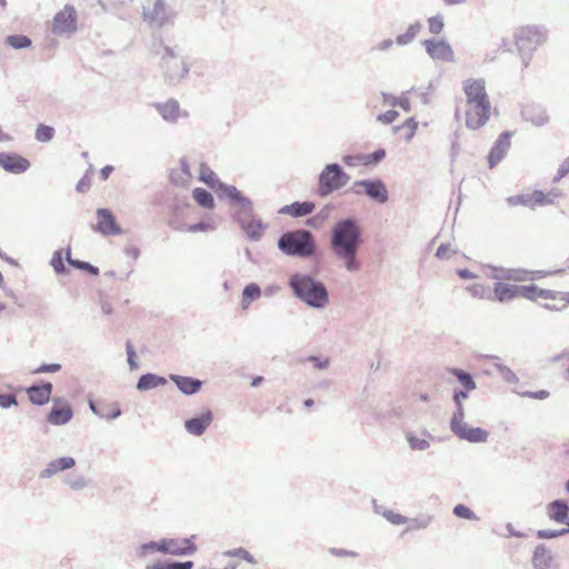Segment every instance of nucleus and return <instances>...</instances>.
<instances>
[{
  "instance_id": "55",
  "label": "nucleus",
  "mask_w": 569,
  "mask_h": 569,
  "mask_svg": "<svg viewBox=\"0 0 569 569\" xmlns=\"http://www.w3.org/2000/svg\"><path fill=\"white\" fill-rule=\"evenodd\" d=\"M417 127H418V124H417V122L415 121V119H413V118H409V119H407V120H406V122L403 123V126H401V127H395V128H393V131H395V132H398V131H400L401 129H408V132H407V134H406V140H410V139L413 137V134H415V132H416V130H417Z\"/></svg>"
},
{
  "instance_id": "25",
  "label": "nucleus",
  "mask_w": 569,
  "mask_h": 569,
  "mask_svg": "<svg viewBox=\"0 0 569 569\" xmlns=\"http://www.w3.org/2000/svg\"><path fill=\"white\" fill-rule=\"evenodd\" d=\"M213 420V413L207 409L200 416L192 417L184 421L186 431L192 436H202Z\"/></svg>"
},
{
  "instance_id": "56",
  "label": "nucleus",
  "mask_w": 569,
  "mask_h": 569,
  "mask_svg": "<svg viewBox=\"0 0 569 569\" xmlns=\"http://www.w3.org/2000/svg\"><path fill=\"white\" fill-rule=\"evenodd\" d=\"M126 352H127V356H128V365H129L130 369L131 370L138 369L139 368V363L136 360L137 355H136L133 345L131 343L130 340H128L126 342Z\"/></svg>"
},
{
  "instance_id": "33",
  "label": "nucleus",
  "mask_w": 569,
  "mask_h": 569,
  "mask_svg": "<svg viewBox=\"0 0 569 569\" xmlns=\"http://www.w3.org/2000/svg\"><path fill=\"white\" fill-rule=\"evenodd\" d=\"M166 383L167 379L162 376H158L156 373H144L139 378L136 388L139 391H148L157 387L164 386Z\"/></svg>"
},
{
  "instance_id": "31",
  "label": "nucleus",
  "mask_w": 569,
  "mask_h": 569,
  "mask_svg": "<svg viewBox=\"0 0 569 569\" xmlns=\"http://www.w3.org/2000/svg\"><path fill=\"white\" fill-rule=\"evenodd\" d=\"M523 120L531 122L537 127H541L549 121V116L546 110L540 106H526L521 111Z\"/></svg>"
},
{
  "instance_id": "54",
  "label": "nucleus",
  "mask_w": 569,
  "mask_h": 569,
  "mask_svg": "<svg viewBox=\"0 0 569 569\" xmlns=\"http://www.w3.org/2000/svg\"><path fill=\"white\" fill-rule=\"evenodd\" d=\"M556 292L548 289H541L538 286H536V290L529 293V297H526L530 300H536L538 298L548 300V299H555Z\"/></svg>"
},
{
  "instance_id": "60",
  "label": "nucleus",
  "mask_w": 569,
  "mask_h": 569,
  "mask_svg": "<svg viewBox=\"0 0 569 569\" xmlns=\"http://www.w3.org/2000/svg\"><path fill=\"white\" fill-rule=\"evenodd\" d=\"M17 397L13 393H0V407L8 409L12 406H17Z\"/></svg>"
},
{
  "instance_id": "5",
  "label": "nucleus",
  "mask_w": 569,
  "mask_h": 569,
  "mask_svg": "<svg viewBox=\"0 0 569 569\" xmlns=\"http://www.w3.org/2000/svg\"><path fill=\"white\" fill-rule=\"evenodd\" d=\"M160 68L166 83L176 86L189 73L190 66L173 48L164 47L160 58Z\"/></svg>"
},
{
  "instance_id": "20",
  "label": "nucleus",
  "mask_w": 569,
  "mask_h": 569,
  "mask_svg": "<svg viewBox=\"0 0 569 569\" xmlns=\"http://www.w3.org/2000/svg\"><path fill=\"white\" fill-rule=\"evenodd\" d=\"M54 405L50 409L47 420L52 426H64L73 417V409L67 401L54 399Z\"/></svg>"
},
{
  "instance_id": "35",
  "label": "nucleus",
  "mask_w": 569,
  "mask_h": 569,
  "mask_svg": "<svg viewBox=\"0 0 569 569\" xmlns=\"http://www.w3.org/2000/svg\"><path fill=\"white\" fill-rule=\"evenodd\" d=\"M66 260L68 262L69 266L73 267L74 269H79V270H82V271H86L92 276H98L99 274V268L91 264L90 262H87V261H81L79 259H73L71 257V248L68 247L66 249Z\"/></svg>"
},
{
  "instance_id": "7",
  "label": "nucleus",
  "mask_w": 569,
  "mask_h": 569,
  "mask_svg": "<svg viewBox=\"0 0 569 569\" xmlns=\"http://www.w3.org/2000/svg\"><path fill=\"white\" fill-rule=\"evenodd\" d=\"M143 20L151 29H160L173 22L174 11L164 0H153L152 3L143 6Z\"/></svg>"
},
{
  "instance_id": "63",
  "label": "nucleus",
  "mask_w": 569,
  "mask_h": 569,
  "mask_svg": "<svg viewBox=\"0 0 569 569\" xmlns=\"http://www.w3.org/2000/svg\"><path fill=\"white\" fill-rule=\"evenodd\" d=\"M61 369L60 363H43L34 370V373L58 372Z\"/></svg>"
},
{
  "instance_id": "17",
  "label": "nucleus",
  "mask_w": 569,
  "mask_h": 569,
  "mask_svg": "<svg viewBox=\"0 0 569 569\" xmlns=\"http://www.w3.org/2000/svg\"><path fill=\"white\" fill-rule=\"evenodd\" d=\"M162 120L168 123H176L180 118H188L189 112L180 108L178 100L171 98L164 102H156L152 104Z\"/></svg>"
},
{
  "instance_id": "46",
  "label": "nucleus",
  "mask_w": 569,
  "mask_h": 569,
  "mask_svg": "<svg viewBox=\"0 0 569 569\" xmlns=\"http://www.w3.org/2000/svg\"><path fill=\"white\" fill-rule=\"evenodd\" d=\"M50 266L57 274H64L68 270L63 263L62 251L56 250L50 260Z\"/></svg>"
},
{
  "instance_id": "48",
  "label": "nucleus",
  "mask_w": 569,
  "mask_h": 569,
  "mask_svg": "<svg viewBox=\"0 0 569 569\" xmlns=\"http://www.w3.org/2000/svg\"><path fill=\"white\" fill-rule=\"evenodd\" d=\"M495 367L506 382L517 383L519 381L517 375L507 366L502 363H495Z\"/></svg>"
},
{
  "instance_id": "26",
  "label": "nucleus",
  "mask_w": 569,
  "mask_h": 569,
  "mask_svg": "<svg viewBox=\"0 0 569 569\" xmlns=\"http://www.w3.org/2000/svg\"><path fill=\"white\" fill-rule=\"evenodd\" d=\"M76 466V459L72 457H61L54 460H51L47 463L46 468H43L39 477L41 479H49L57 475L58 472L69 470Z\"/></svg>"
},
{
  "instance_id": "2",
  "label": "nucleus",
  "mask_w": 569,
  "mask_h": 569,
  "mask_svg": "<svg viewBox=\"0 0 569 569\" xmlns=\"http://www.w3.org/2000/svg\"><path fill=\"white\" fill-rule=\"evenodd\" d=\"M292 295L312 309H325L329 303V292L320 280L310 274L296 272L288 282Z\"/></svg>"
},
{
  "instance_id": "29",
  "label": "nucleus",
  "mask_w": 569,
  "mask_h": 569,
  "mask_svg": "<svg viewBox=\"0 0 569 569\" xmlns=\"http://www.w3.org/2000/svg\"><path fill=\"white\" fill-rule=\"evenodd\" d=\"M316 204L312 201H295L279 209L280 214H288L293 218L306 217L315 211Z\"/></svg>"
},
{
  "instance_id": "36",
  "label": "nucleus",
  "mask_w": 569,
  "mask_h": 569,
  "mask_svg": "<svg viewBox=\"0 0 569 569\" xmlns=\"http://www.w3.org/2000/svg\"><path fill=\"white\" fill-rule=\"evenodd\" d=\"M192 196L200 207L204 209H212L214 207L213 196L208 190L203 188H196L192 191Z\"/></svg>"
},
{
  "instance_id": "62",
  "label": "nucleus",
  "mask_w": 569,
  "mask_h": 569,
  "mask_svg": "<svg viewBox=\"0 0 569 569\" xmlns=\"http://www.w3.org/2000/svg\"><path fill=\"white\" fill-rule=\"evenodd\" d=\"M560 536H563L561 530H553V529H540L537 531V537L539 539H553L558 538Z\"/></svg>"
},
{
  "instance_id": "12",
  "label": "nucleus",
  "mask_w": 569,
  "mask_h": 569,
  "mask_svg": "<svg viewBox=\"0 0 569 569\" xmlns=\"http://www.w3.org/2000/svg\"><path fill=\"white\" fill-rule=\"evenodd\" d=\"M491 103H466V127L470 130L482 128L490 118Z\"/></svg>"
},
{
  "instance_id": "4",
  "label": "nucleus",
  "mask_w": 569,
  "mask_h": 569,
  "mask_svg": "<svg viewBox=\"0 0 569 569\" xmlns=\"http://www.w3.org/2000/svg\"><path fill=\"white\" fill-rule=\"evenodd\" d=\"M513 37L522 66L527 68L536 49L546 42L547 30L541 26H525L518 28Z\"/></svg>"
},
{
  "instance_id": "8",
  "label": "nucleus",
  "mask_w": 569,
  "mask_h": 569,
  "mask_svg": "<svg viewBox=\"0 0 569 569\" xmlns=\"http://www.w3.org/2000/svg\"><path fill=\"white\" fill-rule=\"evenodd\" d=\"M350 191L355 194H366L372 201L378 203H386L389 199V193L386 184L381 179H362L352 183Z\"/></svg>"
},
{
  "instance_id": "15",
  "label": "nucleus",
  "mask_w": 569,
  "mask_h": 569,
  "mask_svg": "<svg viewBox=\"0 0 569 569\" xmlns=\"http://www.w3.org/2000/svg\"><path fill=\"white\" fill-rule=\"evenodd\" d=\"M493 278L498 280H511L523 282L543 277V271H529L522 268H496Z\"/></svg>"
},
{
  "instance_id": "10",
  "label": "nucleus",
  "mask_w": 569,
  "mask_h": 569,
  "mask_svg": "<svg viewBox=\"0 0 569 569\" xmlns=\"http://www.w3.org/2000/svg\"><path fill=\"white\" fill-rule=\"evenodd\" d=\"M78 14L72 4H66L52 19L51 31L54 36H70L77 31Z\"/></svg>"
},
{
  "instance_id": "27",
  "label": "nucleus",
  "mask_w": 569,
  "mask_h": 569,
  "mask_svg": "<svg viewBox=\"0 0 569 569\" xmlns=\"http://www.w3.org/2000/svg\"><path fill=\"white\" fill-rule=\"evenodd\" d=\"M53 386L51 382H43L41 385H32L27 389L29 400L37 406H43L50 400Z\"/></svg>"
},
{
  "instance_id": "51",
  "label": "nucleus",
  "mask_w": 569,
  "mask_h": 569,
  "mask_svg": "<svg viewBox=\"0 0 569 569\" xmlns=\"http://www.w3.org/2000/svg\"><path fill=\"white\" fill-rule=\"evenodd\" d=\"M429 31L432 34H439L442 32L445 23L441 14L430 17L428 19Z\"/></svg>"
},
{
  "instance_id": "30",
  "label": "nucleus",
  "mask_w": 569,
  "mask_h": 569,
  "mask_svg": "<svg viewBox=\"0 0 569 569\" xmlns=\"http://www.w3.org/2000/svg\"><path fill=\"white\" fill-rule=\"evenodd\" d=\"M547 515L550 520L559 523L560 521L568 520L569 503L565 499H556L548 503Z\"/></svg>"
},
{
  "instance_id": "9",
  "label": "nucleus",
  "mask_w": 569,
  "mask_h": 569,
  "mask_svg": "<svg viewBox=\"0 0 569 569\" xmlns=\"http://www.w3.org/2000/svg\"><path fill=\"white\" fill-rule=\"evenodd\" d=\"M221 196L219 199L227 200L231 207L237 209L236 213L242 217L251 218L253 216V202L248 197L243 196L232 184H221Z\"/></svg>"
},
{
  "instance_id": "14",
  "label": "nucleus",
  "mask_w": 569,
  "mask_h": 569,
  "mask_svg": "<svg viewBox=\"0 0 569 569\" xmlns=\"http://www.w3.org/2000/svg\"><path fill=\"white\" fill-rule=\"evenodd\" d=\"M428 56L436 61L455 62V52L446 39L431 38L422 42Z\"/></svg>"
},
{
  "instance_id": "59",
  "label": "nucleus",
  "mask_w": 569,
  "mask_h": 569,
  "mask_svg": "<svg viewBox=\"0 0 569 569\" xmlns=\"http://www.w3.org/2000/svg\"><path fill=\"white\" fill-rule=\"evenodd\" d=\"M431 517H422V518H413L408 519V522L410 523V529H425L427 528L431 522Z\"/></svg>"
},
{
  "instance_id": "22",
  "label": "nucleus",
  "mask_w": 569,
  "mask_h": 569,
  "mask_svg": "<svg viewBox=\"0 0 569 569\" xmlns=\"http://www.w3.org/2000/svg\"><path fill=\"white\" fill-rule=\"evenodd\" d=\"M98 222L94 226V230L100 232L103 236L109 234H120L122 232L121 228L118 226L116 218L111 210L107 208H99L97 210Z\"/></svg>"
},
{
  "instance_id": "3",
  "label": "nucleus",
  "mask_w": 569,
  "mask_h": 569,
  "mask_svg": "<svg viewBox=\"0 0 569 569\" xmlns=\"http://www.w3.org/2000/svg\"><path fill=\"white\" fill-rule=\"evenodd\" d=\"M278 249L288 257L310 258L317 252V242L307 229L283 232L277 242Z\"/></svg>"
},
{
  "instance_id": "18",
  "label": "nucleus",
  "mask_w": 569,
  "mask_h": 569,
  "mask_svg": "<svg viewBox=\"0 0 569 569\" xmlns=\"http://www.w3.org/2000/svg\"><path fill=\"white\" fill-rule=\"evenodd\" d=\"M511 131H503L498 136L487 157L490 169L495 168L507 154L511 147Z\"/></svg>"
},
{
  "instance_id": "1",
  "label": "nucleus",
  "mask_w": 569,
  "mask_h": 569,
  "mask_svg": "<svg viewBox=\"0 0 569 569\" xmlns=\"http://www.w3.org/2000/svg\"><path fill=\"white\" fill-rule=\"evenodd\" d=\"M362 243V228L357 219L342 218L331 227L330 249L347 271L357 272L360 270L361 262L358 253Z\"/></svg>"
},
{
  "instance_id": "52",
  "label": "nucleus",
  "mask_w": 569,
  "mask_h": 569,
  "mask_svg": "<svg viewBox=\"0 0 569 569\" xmlns=\"http://www.w3.org/2000/svg\"><path fill=\"white\" fill-rule=\"evenodd\" d=\"M224 556L227 557H238L240 559H243L250 563H256V560L253 558V556L247 551L246 549L243 548H237V549H231V550H228L224 552Z\"/></svg>"
},
{
  "instance_id": "13",
  "label": "nucleus",
  "mask_w": 569,
  "mask_h": 569,
  "mask_svg": "<svg viewBox=\"0 0 569 569\" xmlns=\"http://www.w3.org/2000/svg\"><path fill=\"white\" fill-rule=\"evenodd\" d=\"M536 290V284L517 286L498 281L493 286L495 300L499 302L511 301L517 297H529Z\"/></svg>"
},
{
  "instance_id": "24",
  "label": "nucleus",
  "mask_w": 569,
  "mask_h": 569,
  "mask_svg": "<svg viewBox=\"0 0 569 569\" xmlns=\"http://www.w3.org/2000/svg\"><path fill=\"white\" fill-rule=\"evenodd\" d=\"M451 431L459 439L466 440L471 443H483L488 440L489 437L487 430L480 427H469L466 422Z\"/></svg>"
},
{
  "instance_id": "37",
  "label": "nucleus",
  "mask_w": 569,
  "mask_h": 569,
  "mask_svg": "<svg viewBox=\"0 0 569 569\" xmlns=\"http://www.w3.org/2000/svg\"><path fill=\"white\" fill-rule=\"evenodd\" d=\"M449 371L452 376L457 378V380L461 383L463 389L475 390L477 388V385L471 373L459 368H451Z\"/></svg>"
},
{
  "instance_id": "40",
  "label": "nucleus",
  "mask_w": 569,
  "mask_h": 569,
  "mask_svg": "<svg viewBox=\"0 0 569 569\" xmlns=\"http://www.w3.org/2000/svg\"><path fill=\"white\" fill-rule=\"evenodd\" d=\"M420 30L421 24L419 22L410 24L405 33L399 34L396 38V43L399 46H407L411 43L416 39Z\"/></svg>"
},
{
  "instance_id": "34",
  "label": "nucleus",
  "mask_w": 569,
  "mask_h": 569,
  "mask_svg": "<svg viewBox=\"0 0 569 569\" xmlns=\"http://www.w3.org/2000/svg\"><path fill=\"white\" fill-rule=\"evenodd\" d=\"M200 180L203 181L209 188L213 189L218 197L221 196V184H226L220 181L218 176L207 166L202 164L200 169Z\"/></svg>"
},
{
  "instance_id": "43",
  "label": "nucleus",
  "mask_w": 569,
  "mask_h": 569,
  "mask_svg": "<svg viewBox=\"0 0 569 569\" xmlns=\"http://www.w3.org/2000/svg\"><path fill=\"white\" fill-rule=\"evenodd\" d=\"M54 129L47 124H39L36 129L34 137L39 142H49L53 139Z\"/></svg>"
},
{
  "instance_id": "23",
  "label": "nucleus",
  "mask_w": 569,
  "mask_h": 569,
  "mask_svg": "<svg viewBox=\"0 0 569 569\" xmlns=\"http://www.w3.org/2000/svg\"><path fill=\"white\" fill-rule=\"evenodd\" d=\"M0 166L10 173L26 172L30 162L27 158L14 152H0Z\"/></svg>"
},
{
  "instance_id": "61",
  "label": "nucleus",
  "mask_w": 569,
  "mask_h": 569,
  "mask_svg": "<svg viewBox=\"0 0 569 569\" xmlns=\"http://www.w3.org/2000/svg\"><path fill=\"white\" fill-rule=\"evenodd\" d=\"M399 117V112L396 111V110H388L383 113H380L378 117H377V120L385 123V124H389V123H392L397 118Z\"/></svg>"
},
{
  "instance_id": "38",
  "label": "nucleus",
  "mask_w": 569,
  "mask_h": 569,
  "mask_svg": "<svg viewBox=\"0 0 569 569\" xmlns=\"http://www.w3.org/2000/svg\"><path fill=\"white\" fill-rule=\"evenodd\" d=\"M193 561H166L154 562L146 567V569H192Z\"/></svg>"
},
{
  "instance_id": "45",
  "label": "nucleus",
  "mask_w": 569,
  "mask_h": 569,
  "mask_svg": "<svg viewBox=\"0 0 569 569\" xmlns=\"http://www.w3.org/2000/svg\"><path fill=\"white\" fill-rule=\"evenodd\" d=\"M453 515L467 520H479L478 516L466 505L459 503L453 507Z\"/></svg>"
},
{
  "instance_id": "47",
  "label": "nucleus",
  "mask_w": 569,
  "mask_h": 569,
  "mask_svg": "<svg viewBox=\"0 0 569 569\" xmlns=\"http://www.w3.org/2000/svg\"><path fill=\"white\" fill-rule=\"evenodd\" d=\"M154 552H159L158 541L144 542L137 548V556L139 558H147L149 555Z\"/></svg>"
},
{
  "instance_id": "19",
  "label": "nucleus",
  "mask_w": 569,
  "mask_h": 569,
  "mask_svg": "<svg viewBox=\"0 0 569 569\" xmlns=\"http://www.w3.org/2000/svg\"><path fill=\"white\" fill-rule=\"evenodd\" d=\"M233 219L251 241H259L268 227L262 220L254 219L253 216L247 218L242 217L240 213H234Z\"/></svg>"
},
{
  "instance_id": "49",
  "label": "nucleus",
  "mask_w": 569,
  "mask_h": 569,
  "mask_svg": "<svg viewBox=\"0 0 569 569\" xmlns=\"http://www.w3.org/2000/svg\"><path fill=\"white\" fill-rule=\"evenodd\" d=\"M385 157H386V150L382 148H379L371 153L363 154L362 164L368 166V164L379 163L381 160L385 159Z\"/></svg>"
},
{
  "instance_id": "6",
  "label": "nucleus",
  "mask_w": 569,
  "mask_h": 569,
  "mask_svg": "<svg viewBox=\"0 0 569 569\" xmlns=\"http://www.w3.org/2000/svg\"><path fill=\"white\" fill-rule=\"evenodd\" d=\"M350 176L339 163H329L325 166L318 177V194L321 198L328 197L332 192L348 184Z\"/></svg>"
},
{
  "instance_id": "32",
  "label": "nucleus",
  "mask_w": 569,
  "mask_h": 569,
  "mask_svg": "<svg viewBox=\"0 0 569 569\" xmlns=\"http://www.w3.org/2000/svg\"><path fill=\"white\" fill-rule=\"evenodd\" d=\"M553 557L545 545H538L533 551L532 566L535 569H552Z\"/></svg>"
},
{
  "instance_id": "11",
  "label": "nucleus",
  "mask_w": 569,
  "mask_h": 569,
  "mask_svg": "<svg viewBox=\"0 0 569 569\" xmlns=\"http://www.w3.org/2000/svg\"><path fill=\"white\" fill-rule=\"evenodd\" d=\"M159 552L177 557L192 556L197 546L190 538H163L158 541Z\"/></svg>"
},
{
  "instance_id": "53",
  "label": "nucleus",
  "mask_w": 569,
  "mask_h": 569,
  "mask_svg": "<svg viewBox=\"0 0 569 569\" xmlns=\"http://www.w3.org/2000/svg\"><path fill=\"white\" fill-rule=\"evenodd\" d=\"M213 229H214L213 223L206 222V221H199L193 224H188L184 228H181L180 230L188 231V232H200V231L203 232V231H209V230H213Z\"/></svg>"
},
{
  "instance_id": "50",
  "label": "nucleus",
  "mask_w": 569,
  "mask_h": 569,
  "mask_svg": "<svg viewBox=\"0 0 569 569\" xmlns=\"http://www.w3.org/2000/svg\"><path fill=\"white\" fill-rule=\"evenodd\" d=\"M408 443L411 449L423 451L430 447V442L427 439H421L416 437L415 435L407 436Z\"/></svg>"
},
{
  "instance_id": "42",
  "label": "nucleus",
  "mask_w": 569,
  "mask_h": 569,
  "mask_svg": "<svg viewBox=\"0 0 569 569\" xmlns=\"http://www.w3.org/2000/svg\"><path fill=\"white\" fill-rule=\"evenodd\" d=\"M7 43L13 49H26L31 46V39L24 34H11L6 39Z\"/></svg>"
},
{
  "instance_id": "28",
  "label": "nucleus",
  "mask_w": 569,
  "mask_h": 569,
  "mask_svg": "<svg viewBox=\"0 0 569 569\" xmlns=\"http://www.w3.org/2000/svg\"><path fill=\"white\" fill-rule=\"evenodd\" d=\"M170 380L174 382L177 388L187 396L196 395L202 387L203 382L197 378L170 375Z\"/></svg>"
},
{
  "instance_id": "21",
  "label": "nucleus",
  "mask_w": 569,
  "mask_h": 569,
  "mask_svg": "<svg viewBox=\"0 0 569 569\" xmlns=\"http://www.w3.org/2000/svg\"><path fill=\"white\" fill-rule=\"evenodd\" d=\"M507 202L511 207L525 206L529 208H535L536 206L549 204L552 202V200L541 190H536L532 193L511 196L507 198Z\"/></svg>"
},
{
  "instance_id": "16",
  "label": "nucleus",
  "mask_w": 569,
  "mask_h": 569,
  "mask_svg": "<svg viewBox=\"0 0 569 569\" xmlns=\"http://www.w3.org/2000/svg\"><path fill=\"white\" fill-rule=\"evenodd\" d=\"M463 92L466 94V103H490L486 91V81L481 78L463 81Z\"/></svg>"
},
{
  "instance_id": "39",
  "label": "nucleus",
  "mask_w": 569,
  "mask_h": 569,
  "mask_svg": "<svg viewBox=\"0 0 569 569\" xmlns=\"http://www.w3.org/2000/svg\"><path fill=\"white\" fill-rule=\"evenodd\" d=\"M63 483L67 485L71 490L79 491L87 488L89 481L82 475L71 473L63 478Z\"/></svg>"
},
{
  "instance_id": "41",
  "label": "nucleus",
  "mask_w": 569,
  "mask_h": 569,
  "mask_svg": "<svg viewBox=\"0 0 569 569\" xmlns=\"http://www.w3.org/2000/svg\"><path fill=\"white\" fill-rule=\"evenodd\" d=\"M260 296H261V288L257 283L251 282V283L247 284L242 291L243 307H247V305L257 300Z\"/></svg>"
},
{
  "instance_id": "58",
  "label": "nucleus",
  "mask_w": 569,
  "mask_h": 569,
  "mask_svg": "<svg viewBox=\"0 0 569 569\" xmlns=\"http://www.w3.org/2000/svg\"><path fill=\"white\" fill-rule=\"evenodd\" d=\"M307 361L311 362L315 368L319 370L327 369L329 367L330 360L328 357L321 358L318 356H309L306 359Z\"/></svg>"
},
{
  "instance_id": "44",
  "label": "nucleus",
  "mask_w": 569,
  "mask_h": 569,
  "mask_svg": "<svg viewBox=\"0 0 569 569\" xmlns=\"http://www.w3.org/2000/svg\"><path fill=\"white\" fill-rule=\"evenodd\" d=\"M456 410L452 413L450 420V429L455 430V428L465 423V408L462 402H455Z\"/></svg>"
},
{
  "instance_id": "64",
  "label": "nucleus",
  "mask_w": 569,
  "mask_h": 569,
  "mask_svg": "<svg viewBox=\"0 0 569 569\" xmlns=\"http://www.w3.org/2000/svg\"><path fill=\"white\" fill-rule=\"evenodd\" d=\"M569 173V157L566 158L558 168L555 180H560Z\"/></svg>"
},
{
  "instance_id": "57",
  "label": "nucleus",
  "mask_w": 569,
  "mask_h": 569,
  "mask_svg": "<svg viewBox=\"0 0 569 569\" xmlns=\"http://www.w3.org/2000/svg\"><path fill=\"white\" fill-rule=\"evenodd\" d=\"M382 516L392 525H403L408 522V518L391 510L385 511Z\"/></svg>"
}]
</instances>
